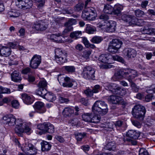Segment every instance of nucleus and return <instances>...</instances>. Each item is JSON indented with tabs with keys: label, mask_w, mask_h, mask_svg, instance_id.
<instances>
[{
	"label": "nucleus",
	"mask_w": 155,
	"mask_h": 155,
	"mask_svg": "<svg viewBox=\"0 0 155 155\" xmlns=\"http://www.w3.org/2000/svg\"><path fill=\"white\" fill-rule=\"evenodd\" d=\"M102 40L101 37L96 36L93 37L91 41L93 43L98 44L101 42Z\"/></svg>",
	"instance_id": "a18cd8bd"
},
{
	"label": "nucleus",
	"mask_w": 155,
	"mask_h": 155,
	"mask_svg": "<svg viewBox=\"0 0 155 155\" xmlns=\"http://www.w3.org/2000/svg\"><path fill=\"white\" fill-rule=\"evenodd\" d=\"M139 155H149L147 150L143 148H141L139 151Z\"/></svg>",
	"instance_id": "5fc2aeb1"
},
{
	"label": "nucleus",
	"mask_w": 155,
	"mask_h": 155,
	"mask_svg": "<svg viewBox=\"0 0 155 155\" xmlns=\"http://www.w3.org/2000/svg\"><path fill=\"white\" fill-rule=\"evenodd\" d=\"M113 8L109 5H105L103 9V12L107 14H113Z\"/></svg>",
	"instance_id": "473e14b6"
},
{
	"label": "nucleus",
	"mask_w": 155,
	"mask_h": 155,
	"mask_svg": "<svg viewBox=\"0 0 155 155\" xmlns=\"http://www.w3.org/2000/svg\"><path fill=\"white\" fill-rule=\"evenodd\" d=\"M31 129L28 126H25V127H16L15 129V133L18 135L21 136V134L25 132L28 134H30L31 131Z\"/></svg>",
	"instance_id": "6ab92c4d"
},
{
	"label": "nucleus",
	"mask_w": 155,
	"mask_h": 155,
	"mask_svg": "<svg viewBox=\"0 0 155 155\" xmlns=\"http://www.w3.org/2000/svg\"><path fill=\"white\" fill-rule=\"evenodd\" d=\"M75 48L76 50L81 51L83 50V47L81 45L78 44L75 46Z\"/></svg>",
	"instance_id": "0e129e2a"
},
{
	"label": "nucleus",
	"mask_w": 155,
	"mask_h": 155,
	"mask_svg": "<svg viewBox=\"0 0 155 155\" xmlns=\"http://www.w3.org/2000/svg\"><path fill=\"white\" fill-rule=\"evenodd\" d=\"M106 89L109 90V91L111 92L112 93L114 94H120L118 91H120L121 90L123 91H125V90L118 86L116 84H108L106 86Z\"/></svg>",
	"instance_id": "dca6fc26"
},
{
	"label": "nucleus",
	"mask_w": 155,
	"mask_h": 155,
	"mask_svg": "<svg viewBox=\"0 0 155 155\" xmlns=\"http://www.w3.org/2000/svg\"><path fill=\"white\" fill-rule=\"evenodd\" d=\"M60 36L61 35L59 34H53L51 35L50 38L54 41L58 42L61 41Z\"/></svg>",
	"instance_id": "79ce46f5"
},
{
	"label": "nucleus",
	"mask_w": 155,
	"mask_h": 155,
	"mask_svg": "<svg viewBox=\"0 0 155 155\" xmlns=\"http://www.w3.org/2000/svg\"><path fill=\"white\" fill-rule=\"evenodd\" d=\"M96 30V28L89 24L86 25V28H85L86 32L89 34H93Z\"/></svg>",
	"instance_id": "2f4dec72"
},
{
	"label": "nucleus",
	"mask_w": 155,
	"mask_h": 155,
	"mask_svg": "<svg viewBox=\"0 0 155 155\" xmlns=\"http://www.w3.org/2000/svg\"><path fill=\"white\" fill-rule=\"evenodd\" d=\"M12 106L15 108H18L19 106V104L17 101L14 100L11 102Z\"/></svg>",
	"instance_id": "4d7b16f0"
},
{
	"label": "nucleus",
	"mask_w": 155,
	"mask_h": 155,
	"mask_svg": "<svg viewBox=\"0 0 155 155\" xmlns=\"http://www.w3.org/2000/svg\"><path fill=\"white\" fill-rule=\"evenodd\" d=\"M3 122L4 124L12 126L15 124L16 119L12 114L7 115L3 117Z\"/></svg>",
	"instance_id": "f8f14e48"
},
{
	"label": "nucleus",
	"mask_w": 155,
	"mask_h": 155,
	"mask_svg": "<svg viewBox=\"0 0 155 155\" xmlns=\"http://www.w3.org/2000/svg\"><path fill=\"white\" fill-rule=\"evenodd\" d=\"M32 28L37 31H43L46 29L47 26L45 22L41 20L34 23Z\"/></svg>",
	"instance_id": "2eb2a0df"
},
{
	"label": "nucleus",
	"mask_w": 155,
	"mask_h": 155,
	"mask_svg": "<svg viewBox=\"0 0 155 155\" xmlns=\"http://www.w3.org/2000/svg\"><path fill=\"white\" fill-rule=\"evenodd\" d=\"M21 148L27 155H35L37 153L38 150L31 143L28 142L22 144Z\"/></svg>",
	"instance_id": "0eeeda50"
},
{
	"label": "nucleus",
	"mask_w": 155,
	"mask_h": 155,
	"mask_svg": "<svg viewBox=\"0 0 155 155\" xmlns=\"http://www.w3.org/2000/svg\"><path fill=\"white\" fill-rule=\"evenodd\" d=\"M46 132H47L50 133H53L54 132V128L53 125L49 123H47L46 126Z\"/></svg>",
	"instance_id": "37998d69"
},
{
	"label": "nucleus",
	"mask_w": 155,
	"mask_h": 155,
	"mask_svg": "<svg viewBox=\"0 0 155 155\" xmlns=\"http://www.w3.org/2000/svg\"><path fill=\"white\" fill-rule=\"evenodd\" d=\"M149 94L147 95L145 97V100L147 102L150 101L153 97L152 93H148Z\"/></svg>",
	"instance_id": "bf43d9fd"
},
{
	"label": "nucleus",
	"mask_w": 155,
	"mask_h": 155,
	"mask_svg": "<svg viewBox=\"0 0 155 155\" xmlns=\"http://www.w3.org/2000/svg\"><path fill=\"white\" fill-rule=\"evenodd\" d=\"M55 60L59 64H62L67 61V54L59 48L55 49Z\"/></svg>",
	"instance_id": "423d86ee"
},
{
	"label": "nucleus",
	"mask_w": 155,
	"mask_h": 155,
	"mask_svg": "<svg viewBox=\"0 0 155 155\" xmlns=\"http://www.w3.org/2000/svg\"><path fill=\"white\" fill-rule=\"evenodd\" d=\"M92 114L90 113H85L82 115L83 120L86 122H90Z\"/></svg>",
	"instance_id": "c03bdc74"
},
{
	"label": "nucleus",
	"mask_w": 155,
	"mask_h": 155,
	"mask_svg": "<svg viewBox=\"0 0 155 155\" xmlns=\"http://www.w3.org/2000/svg\"><path fill=\"white\" fill-rule=\"evenodd\" d=\"M86 133H78L75 134L76 138L78 141H81L82 139L86 135Z\"/></svg>",
	"instance_id": "a19ab883"
},
{
	"label": "nucleus",
	"mask_w": 155,
	"mask_h": 155,
	"mask_svg": "<svg viewBox=\"0 0 155 155\" xmlns=\"http://www.w3.org/2000/svg\"><path fill=\"white\" fill-rule=\"evenodd\" d=\"M84 6V4L81 3H79L77 4L74 7V10L76 11H79L81 10Z\"/></svg>",
	"instance_id": "8fccbe9b"
},
{
	"label": "nucleus",
	"mask_w": 155,
	"mask_h": 155,
	"mask_svg": "<svg viewBox=\"0 0 155 155\" xmlns=\"http://www.w3.org/2000/svg\"><path fill=\"white\" fill-rule=\"evenodd\" d=\"M91 53L90 51H85L83 52L82 56L84 58L87 59L89 58Z\"/></svg>",
	"instance_id": "6e6d98bb"
},
{
	"label": "nucleus",
	"mask_w": 155,
	"mask_h": 155,
	"mask_svg": "<svg viewBox=\"0 0 155 155\" xmlns=\"http://www.w3.org/2000/svg\"><path fill=\"white\" fill-rule=\"evenodd\" d=\"M137 75V71H135V73L134 75H132V76L128 79V81L130 83V86L132 87L133 91L135 92H138L139 88L137 87L136 84L133 81V80L134 78L136 77Z\"/></svg>",
	"instance_id": "5701e85b"
},
{
	"label": "nucleus",
	"mask_w": 155,
	"mask_h": 155,
	"mask_svg": "<svg viewBox=\"0 0 155 155\" xmlns=\"http://www.w3.org/2000/svg\"><path fill=\"white\" fill-rule=\"evenodd\" d=\"M100 115H95L93 116L92 114L90 122L94 123H98L101 119V117Z\"/></svg>",
	"instance_id": "58836bf2"
},
{
	"label": "nucleus",
	"mask_w": 155,
	"mask_h": 155,
	"mask_svg": "<svg viewBox=\"0 0 155 155\" xmlns=\"http://www.w3.org/2000/svg\"><path fill=\"white\" fill-rule=\"evenodd\" d=\"M94 93L98 92L101 90V87L99 85H96L92 88V89Z\"/></svg>",
	"instance_id": "3c124183"
},
{
	"label": "nucleus",
	"mask_w": 155,
	"mask_h": 155,
	"mask_svg": "<svg viewBox=\"0 0 155 155\" xmlns=\"http://www.w3.org/2000/svg\"><path fill=\"white\" fill-rule=\"evenodd\" d=\"M122 9V7L121 6L119 5L115 6L113 8V14L118 15L120 14Z\"/></svg>",
	"instance_id": "4c0bfd02"
},
{
	"label": "nucleus",
	"mask_w": 155,
	"mask_h": 155,
	"mask_svg": "<svg viewBox=\"0 0 155 155\" xmlns=\"http://www.w3.org/2000/svg\"><path fill=\"white\" fill-rule=\"evenodd\" d=\"M11 52L10 48L8 47H3L0 48V55L7 57L9 55Z\"/></svg>",
	"instance_id": "bb28decb"
},
{
	"label": "nucleus",
	"mask_w": 155,
	"mask_h": 155,
	"mask_svg": "<svg viewBox=\"0 0 155 155\" xmlns=\"http://www.w3.org/2000/svg\"><path fill=\"white\" fill-rule=\"evenodd\" d=\"M108 100L109 102L114 104H117L119 103L122 100V98L119 96L112 95L108 98Z\"/></svg>",
	"instance_id": "a878e982"
},
{
	"label": "nucleus",
	"mask_w": 155,
	"mask_h": 155,
	"mask_svg": "<svg viewBox=\"0 0 155 155\" xmlns=\"http://www.w3.org/2000/svg\"><path fill=\"white\" fill-rule=\"evenodd\" d=\"M16 5L19 8L29 9L33 5L32 2L29 0H17Z\"/></svg>",
	"instance_id": "9d476101"
},
{
	"label": "nucleus",
	"mask_w": 155,
	"mask_h": 155,
	"mask_svg": "<svg viewBox=\"0 0 155 155\" xmlns=\"http://www.w3.org/2000/svg\"><path fill=\"white\" fill-rule=\"evenodd\" d=\"M15 124L16 125V127H25V126H28V124L24 122L21 119H19L16 120Z\"/></svg>",
	"instance_id": "ea45409f"
},
{
	"label": "nucleus",
	"mask_w": 155,
	"mask_h": 155,
	"mask_svg": "<svg viewBox=\"0 0 155 155\" xmlns=\"http://www.w3.org/2000/svg\"><path fill=\"white\" fill-rule=\"evenodd\" d=\"M31 70V69L27 67L22 70L21 73L24 74H27L30 72Z\"/></svg>",
	"instance_id": "69168bd1"
},
{
	"label": "nucleus",
	"mask_w": 155,
	"mask_h": 155,
	"mask_svg": "<svg viewBox=\"0 0 155 155\" xmlns=\"http://www.w3.org/2000/svg\"><path fill=\"white\" fill-rule=\"evenodd\" d=\"M123 52L124 55L128 58H134L137 54L136 51L132 48H125Z\"/></svg>",
	"instance_id": "a211bd4d"
},
{
	"label": "nucleus",
	"mask_w": 155,
	"mask_h": 155,
	"mask_svg": "<svg viewBox=\"0 0 155 155\" xmlns=\"http://www.w3.org/2000/svg\"><path fill=\"white\" fill-rule=\"evenodd\" d=\"M107 32H113L115 31L116 26V23L115 21H111L107 23Z\"/></svg>",
	"instance_id": "c85d7f7f"
},
{
	"label": "nucleus",
	"mask_w": 155,
	"mask_h": 155,
	"mask_svg": "<svg viewBox=\"0 0 155 155\" xmlns=\"http://www.w3.org/2000/svg\"><path fill=\"white\" fill-rule=\"evenodd\" d=\"M47 86V83L45 80L40 81L38 84V89L37 91V94L39 95H42L45 94L46 92V87Z\"/></svg>",
	"instance_id": "4468645a"
},
{
	"label": "nucleus",
	"mask_w": 155,
	"mask_h": 155,
	"mask_svg": "<svg viewBox=\"0 0 155 155\" xmlns=\"http://www.w3.org/2000/svg\"><path fill=\"white\" fill-rule=\"evenodd\" d=\"M140 135V133L135 130H130L128 131L127 133V137L130 138L137 139Z\"/></svg>",
	"instance_id": "393cba45"
},
{
	"label": "nucleus",
	"mask_w": 155,
	"mask_h": 155,
	"mask_svg": "<svg viewBox=\"0 0 155 155\" xmlns=\"http://www.w3.org/2000/svg\"><path fill=\"white\" fill-rule=\"evenodd\" d=\"M66 71L68 73H72L75 71V68L73 66H65L63 67Z\"/></svg>",
	"instance_id": "e433bc0d"
},
{
	"label": "nucleus",
	"mask_w": 155,
	"mask_h": 155,
	"mask_svg": "<svg viewBox=\"0 0 155 155\" xmlns=\"http://www.w3.org/2000/svg\"><path fill=\"white\" fill-rule=\"evenodd\" d=\"M64 81L62 84L64 87H71L74 86V87H76L77 85V83L76 81L71 80L70 78L66 77L64 78Z\"/></svg>",
	"instance_id": "aec40b11"
},
{
	"label": "nucleus",
	"mask_w": 155,
	"mask_h": 155,
	"mask_svg": "<svg viewBox=\"0 0 155 155\" xmlns=\"http://www.w3.org/2000/svg\"><path fill=\"white\" fill-rule=\"evenodd\" d=\"M84 92L87 96L90 97L92 96L94 94L92 89L90 88H88L85 90Z\"/></svg>",
	"instance_id": "864d4df0"
},
{
	"label": "nucleus",
	"mask_w": 155,
	"mask_h": 155,
	"mask_svg": "<svg viewBox=\"0 0 155 155\" xmlns=\"http://www.w3.org/2000/svg\"><path fill=\"white\" fill-rule=\"evenodd\" d=\"M134 13L135 16L138 17H142L145 15L143 11L139 9L135 10L134 11Z\"/></svg>",
	"instance_id": "49530a36"
},
{
	"label": "nucleus",
	"mask_w": 155,
	"mask_h": 155,
	"mask_svg": "<svg viewBox=\"0 0 155 155\" xmlns=\"http://www.w3.org/2000/svg\"><path fill=\"white\" fill-rule=\"evenodd\" d=\"M122 42L119 39H114L112 40V42L109 45L108 50L112 53H116L121 47Z\"/></svg>",
	"instance_id": "1a4fd4ad"
},
{
	"label": "nucleus",
	"mask_w": 155,
	"mask_h": 155,
	"mask_svg": "<svg viewBox=\"0 0 155 155\" xmlns=\"http://www.w3.org/2000/svg\"><path fill=\"white\" fill-rule=\"evenodd\" d=\"M146 112V110L144 107L140 105H137L133 108L132 113L135 118L142 120L144 118Z\"/></svg>",
	"instance_id": "20e7f679"
},
{
	"label": "nucleus",
	"mask_w": 155,
	"mask_h": 155,
	"mask_svg": "<svg viewBox=\"0 0 155 155\" xmlns=\"http://www.w3.org/2000/svg\"><path fill=\"white\" fill-rule=\"evenodd\" d=\"M95 73V71L94 68L89 66H87L83 69L82 75L86 79L94 80Z\"/></svg>",
	"instance_id": "6e6552de"
},
{
	"label": "nucleus",
	"mask_w": 155,
	"mask_h": 155,
	"mask_svg": "<svg viewBox=\"0 0 155 155\" xmlns=\"http://www.w3.org/2000/svg\"><path fill=\"white\" fill-rule=\"evenodd\" d=\"M98 27L101 28V30L107 32V23H104V24H99Z\"/></svg>",
	"instance_id": "603ef678"
},
{
	"label": "nucleus",
	"mask_w": 155,
	"mask_h": 155,
	"mask_svg": "<svg viewBox=\"0 0 155 155\" xmlns=\"http://www.w3.org/2000/svg\"><path fill=\"white\" fill-rule=\"evenodd\" d=\"M116 147V145L114 142H109L104 147L105 149L109 150H114Z\"/></svg>",
	"instance_id": "72a5a7b5"
},
{
	"label": "nucleus",
	"mask_w": 155,
	"mask_h": 155,
	"mask_svg": "<svg viewBox=\"0 0 155 155\" xmlns=\"http://www.w3.org/2000/svg\"><path fill=\"white\" fill-rule=\"evenodd\" d=\"M76 22V20L74 19H69L67 22L64 24V26L66 28L63 31L62 35H65L69 34L70 32L72 31L73 30V27L72 25Z\"/></svg>",
	"instance_id": "ddd939ff"
},
{
	"label": "nucleus",
	"mask_w": 155,
	"mask_h": 155,
	"mask_svg": "<svg viewBox=\"0 0 155 155\" xmlns=\"http://www.w3.org/2000/svg\"><path fill=\"white\" fill-rule=\"evenodd\" d=\"M133 124L138 128H140L141 127V124L137 120L132 121Z\"/></svg>",
	"instance_id": "052dcab7"
},
{
	"label": "nucleus",
	"mask_w": 155,
	"mask_h": 155,
	"mask_svg": "<svg viewBox=\"0 0 155 155\" xmlns=\"http://www.w3.org/2000/svg\"><path fill=\"white\" fill-rule=\"evenodd\" d=\"M47 126V123H44V124H38L37 126V128L40 130L42 131V132L43 133H46V126Z\"/></svg>",
	"instance_id": "de8ad7c7"
},
{
	"label": "nucleus",
	"mask_w": 155,
	"mask_h": 155,
	"mask_svg": "<svg viewBox=\"0 0 155 155\" xmlns=\"http://www.w3.org/2000/svg\"><path fill=\"white\" fill-rule=\"evenodd\" d=\"M92 111L97 114L103 116L106 114L108 111L107 105L104 101H97L92 107Z\"/></svg>",
	"instance_id": "f257e3e1"
},
{
	"label": "nucleus",
	"mask_w": 155,
	"mask_h": 155,
	"mask_svg": "<svg viewBox=\"0 0 155 155\" xmlns=\"http://www.w3.org/2000/svg\"><path fill=\"white\" fill-rule=\"evenodd\" d=\"M41 150L45 151L49 150L51 147V145L48 142L43 141L41 143Z\"/></svg>",
	"instance_id": "7c9ffc66"
},
{
	"label": "nucleus",
	"mask_w": 155,
	"mask_h": 155,
	"mask_svg": "<svg viewBox=\"0 0 155 155\" xmlns=\"http://www.w3.org/2000/svg\"><path fill=\"white\" fill-rule=\"evenodd\" d=\"M59 101L61 103H67L69 101L68 99L61 96L59 97Z\"/></svg>",
	"instance_id": "e2e57ef3"
},
{
	"label": "nucleus",
	"mask_w": 155,
	"mask_h": 155,
	"mask_svg": "<svg viewBox=\"0 0 155 155\" xmlns=\"http://www.w3.org/2000/svg\"><path fill=\"white\" fill-rule=\"evenodd\" d=\"M136 71L130 69H121L116 73L113 77L116 80L123 77L127 80L132 75H134Z\"/></svg>",
	"instance_id": "f03ea898"
},
{
	"label": "nucleus",
	"mask_w": 155,
	"mask_h": 155,
	"mask_svg": "<svg viewBox=\"0 0 155 155\" xmlns=\"http://www.w3.org/2000/svg\"><path fill=\"white\" fill-rule=\"evenodd\" d=\"M99 60L104 63L111 64L112 60V56L110 54L101 55L99 57Z\"/></svg>",
	"instance_id": "412c9836"
},
{
	"label": "nucleus",
	"mask_w": 155,
	"mask_h": 155,
	"mask_svg": "<svg viewBox=\"0 0 155 155\" xmlns=\"http://www.w3.org/2000/svg\"><path fill=\"white\" fill-rule=\"evenodd\" d=\"M123 122L121 120H118L115 122L114 124V126L117 127H121L123 124Z\"/></svg>",
	"instance_id": "774afa93"
},
{
	"label": "nucleus",
	"mask_w": 155,
	"mask_h": 155,
	"mask_svg": "<svg viewBox=\"0 0 155 155\" xmlns=\"http://www.w3.org/2000/svg\"><path fill=\"white\" fill-rule=\"evenodd\" d=\"M82 32L81 31H76L73 32L71 33L70 37L71 38L77 39L80 37L81 35Z\"/></svg>",
	"instance_id": "f704fd0d"
},
{
	"label": "nucleus",
	"mask_w": 155,
	"mask_h": 155,
	"mask_svg": "<svg viewBox=\"0 0 155 155\" xmlns=\"http://www.w3.org/2000/svg\"><path fill=\"white\" fill-rule=\"evenodd\" d=\"M121 18L124 22L129 24V25L141 26L143 25L142 22L143 21L142 20L138 19L133 15L123 14L121 16Z\"/></svg>",
	"instance_id": "7ed1b4c3"
},
{
	"label": "nucleus",
	"mask_w": 155,
	"mask_h": 155,
	"mask_svg": "<svg viewBox=\"0 0 155 155\" xmlns=\"http://www.w3.org/2000/svg\"><path fill=\"white\" fill-rule=\"evenodd\" d=\"M116 60L123 64H124L125 62L124 60L122 57L117 55L112 56V60Z\"/></svg>",
	"instance_id": "09e8293b"
},
{
	"label": "nucleus",
	"mask_w": 155,
	"mask_h": 155,
	"mask_svg": "<svg viewBox=\"0 0 155 155\" xmlns=\"http://www.w3.org/2000/svg\"><path fill=\"white\" fill-rule=\"evenodd\" d=\"M82 41L86 47L87 48L89 47V44L90 43L86 38L85 37L83 38Z\"/></svg>",
	"instance_id": "338daca9"
},
{
	"label": "nucleus",
	"mask_w": 155,
	"mask_h": 155,
	"mask_svg": "<svg viewBox=\"0 0 155 155\" xmlns=\"http://www.w3.org/2000/svg\"><path fill=\"white\" fill-rule=\"evenodd\" d=\"M96 11L92 7H89L84 8L82 12L81 17L84 19L93 20L96 16Z\"/></svg>",
	"instance_id": "39448f33"
},
{
	"label": "nucleus",
	"mask_w": 155,
	"mask_h": 155,
	"mask_svg": "<svg viewBox=\"0 0 155 155\" xmlns=\"http://www.w3.org/2000/svg\"><path fill=\"white\" fill-rule=\"evenodd\" d=\"M99 18L103 21H107L109 19L108 16L105 14H103L101 15L99 17Z\"/></svg>",
	"instance_id": "680f3d73"
},
{
	"label": "nucleus",
	"mask_w": 155,
	"mask_h": 155,
	"mask_svg": "<svg viewBox=\"0 0 155 155\" xmlns=\"http://www.w3.org/2000/svg\"><path fill=\"white\" fill-rule=\"evenodd\" d=\"M40 96L50 102H52L56 99V97L55 95L51 92H45V94H43L42 95Z\"/></svg>",
	"instance_id": "b1692460"
},
{
	"label": "nucleus",
	"mask_w": 155,
	"mask_h": 155,
	"mask_svg": "<svg viewBox=\"0 0 155 155\" xmlns=\"http://www.w3.org/2000/svg\"><path fill=\"white\" fill-rule=\"evenodd\" d=\"M41 62V56L35 54L33 56L31 60L30 66L33 69L37 68Z\"/></svg>",
	"instance_id": "9b49d317"
},
{
	"label": "nucleus",
	"mask_w": 155,
	"mask_h": 155,
	"mask_svg": "<svg viewBox=\"0 0 155 155\" xmlns=\"http://www.w3.org/2000/svg\"><path fill=\"white\" fill-rule=\"evenodd\" d=\"M150 28L146 27H144L141 30V31L143 34H146L148 35H150Z\"/></svg>",
	"instance_id": "13d9d810"
},
{
	"label": "nucleus",
	"mask_w": 155,
	"mask_h": 155,
	"mask_svg": "<svg viewBox=\"0 0 155 155\" xmlns=\"http://www.w3.org/2000/svg\"><path fill=\"white\" fill-rule=\"evenodd\" d=\"M74 113V110L69 107H65L62 112V114L65 117H70Z\"/></svg>",
	"instance_id": "c756f323"
},
{
	"label": "nucleus",
	"mask_w": 155,
	"mask_h": 155,
	"mask_svg": "<svg viewBox=\"0 0 155 155\" xmlns=\"http://www.w3.org/2000/svg\"><path fill=\"white\" fill-rule=\"evenodd\" d=\"M121 140H123L126 144H132L133 145H136L137 143V142L135 140H132L131 139L129 138H126L121 139Z\"/></svg>",
	"instance_id": "c9c22d12"
},
{
	"label": "nucleus",
	"mask_w": 155,
	"mask_h": 155,
	"mask_svg": "<svg viewBox=\"0 0 155 155\" xmlns=\"http://www.w3.org/2000/svg\"><path fill=\"white\" fill-rule=\"evenodd\" d=\"M21 98L24 102L27 104H30L33 102V100L30 96L26 94H22L21 95Z\"/></svg>",
	"instance_id": "cd10ccee"
},
{
	"label": "nucleus",
	"mask_w": 155,
	"mask_h": 155,
	"mask_svg": "<svg viewBox=\"0 0 155 155\" xmlns=\"http://www.w3.org/2000/svg\"><path fill=\"white\" fill-rule=\"evenodd\" d=\"M12 81L18 82H20L22 79L21 75L18 71H15L11 74Z\"/></svg>",
	"instance_id": "4be33fe9"
},
{
	"label": "nucleus",
	"mask_w": 155,
	"mask_h": 155,
	"mask_svg": "<svg viewBox=\"0 0 155 155\" xmlns=\"http://www.w3.org/2000/svg\"><path fill=\"white\" fill-rule=\"evenodd\" d=\"M33 106L35 111L38 113L42 114L46 111L44 107V104L42 102H36Z\"/></svg>",
	"instance_id": "f3484780"
}]
</instances>
